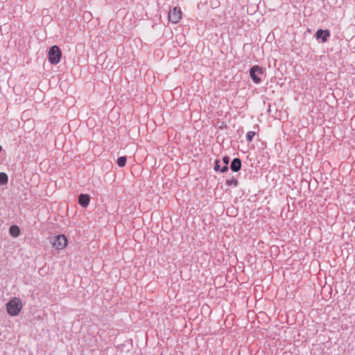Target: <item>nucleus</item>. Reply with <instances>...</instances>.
Segmentation results:
<instances>
[{
  "label": "nucleus",
  "instance_id": "obj_13",
  "mask_svg": "<svg viewBox=\"0 0 355 355\" xmlns=\"http://www.w3.org/2000/svg\"><path fill=\"white\" fill-rule=\"evenodd\" d=\"M256 132L254 131H248L246 134V139L248 142H251L253 139V137L255 136Z\"/></svg>",
  "mask_w": 355,
  "mask_h": 355
},
{
  "label": "nucleus",
  "instance_id": "obj_1",
  "mask_svg": "<svg viewBox=\"0 0 355 355\" xmlns=\"http://www.w3.org/2000/svg\"><path fill=\"white\" fill-rule=\"evenodd\" d=\"M22 309L21 300L18 297H14L6 304V311L11 316L19 314Z\"/></svg>",
  "mask_w": 355,
  "mask_h": 355
},
{
  "label": "nucleus",
  "instance_id": "obj_11",
  "mask_svg": "<svg viewBox=\"0 0 355 355\" xmlns=\"http://www.w3.org/2000/svg\"><path fill=\"white\" fill-rule=\"evenodd\" d=\"M226 184H227V186L236 187L238 186L239 182L234 178H230L229 180H227Z\"/></svg>",
  "mask_w": 355,
  "mask_h": 355
},
{
  "label": "nucleus",
  "instance_id": "obj_2",
  "mask_svg": "<svg viewBox=\"0 0 355 355\" xmlns=\"http://www.w3.org/2000/svg\"><path fill=\"white\" fill-rule=\"evenodd\" d=\"M62 51L58 46H51L48 51V60L52 64H57L60 62Z\"/></svg>",
  "mask_w": 355,
  "mask_h": 355
},
{
  "label": "nucleus",
  "instance_id": "obj_3",
  "mask_svg": "<svg viewBox=\"0 0 355 355\" xmlns=\"http://www.w3.org/2000/svg\"><path fill=\"white\" fill-rule=\"evenodd\" d=\"M51 245L56 250H61L67 246L68 239L64 234H60L53 238Z\"/></svg>",
  "mask_w": 355,
  "mask_h": 355
},
{
  "label": "nucleus",
  "instance_id": "obj_4",
  "mask_svg": "<svg viewBox=\"0 0 355 355\" xmlns=\"http://www.w3.org/2000/svg\"><path fill=\"white\" fill-rule=\"evenodd\" d=\"M263 74V69L258 66L254 65L250 69V76L252 78V81L255 84H259L261 81V76Z\"/></svg>",
  "mask_w": 355,
  "mask_h": 355
},
{
  "label": "nucleus",
  "instance_id": "obj_10",
  "mask_svg": "<svg viewBox=\"0 0 355 355\" xmlns=\"http://www.w3.org/2000/svg\"><path fill=\"white\" fill-rule=\"evenodd\" d=\"M127 158L125 156H121L119 157L116 160V163L119 166L123 167L126 164Z\"/></svg>",
  "mask_w": 355,
  "mask_h": 355
},
{
  "label": "nucleus",
  "instance_id": "obj_7",
  "mask_svg": "<svg viewBox=\"0 0 355 355\" xmlns=\"http://www.w3.org/2000/svg\"><path fill=\"white\" fill-rule=\"evenodd\" d=\"M90 202V198L87 194H80L78 197V202L79 204L83 207H87Z\"/></svg>",
  "mask_w": 355,
  "mask_h": 355
},
{
  "label": "nucleus",
  "instance_id": "obj_8",
  "mask_svg": "<svg viewBox=\"0 0 355 355\" xmlns=\"http://www.w3.org/2000/svg\"><path fill=\"white\" fill-rule=\"evenodd\" d=\"M241 162L239 158H234L231 163L230 168L234 172H237L241 169Z\"/></svg>",
  "mask_w": 355,
  "mask_h": 355
},
{
  "label": "nucleus",
  "instance_id": "obj_15",
  "mask_svg": "<svg viewBox=\"0 0 355 355\" xmlns=\"http://www.w3.org/2000/svg\"><path fill=\"white\" fill-rule=\"evenodd\" d=\"M214 170L215 171H218V170H220V165H219V160H216L215 161V166H214Z\"/></svg>",
  "mask_w": 355,
  "mask_h": 355
},
{
  "label": "nucleus",
  "instance_id": "obj_12",
  "mask_svg": "<svg viewBox=\"0 0 355 355\" xmlns=\"http://www.w3.org/2000/svg\"><path fill=\"white\" fill-rule=\"evenodd\" d=\"M8 177L5 173H0V184H6L8 183Z\"/></svg>",
  "mask_w": 355,
  "mask_h": 355
},
{
  "label": "nucleus",
  "instance_id": "obj_6",
  "mask_svg": "<svg viewBox=\"0 0 355 355\" xmlns=\"http://www.w3.org/2000/svg\"><path fill=\"white\" fill-rule=\"evenodd\" d=\"M330 36V31L327 29H318L315 33L316 39H321L323 43L326 42Z\"/></svg>",
  "mask_w": 355,
  "mask_h": 355
},
{
  "label": "nucleus",
  "instance_id": "obj_16",
  "mask_svg": "<svg viewBox=\"0 0 355 355\" xmlns=\"http://www.w3.org/2000/svg\"><path fill=\"white\" fill-rule=\"evenodd\" d=\"M1 150H2V148H1V146H0V151H1Z\"/></svg>",
  "mask_w": 355,
  "mask_h": 355
},
{
  "label": "nucleus",
  "instance_id": "obj_14",
  "mask_svg": "<svg viewBox=\"0 0 355 355\" xmlns=\"http://www.w3.org/2000/svg\"><path fill=\"white\" fill-rule=\"evenodd\" d=\"M225 166L220 169V171L222 173H224L228 170L227 164L229 163V157H224L223 159Z\"/></svg>",
  "mask_w": 355,
  "mask_h": 355
},
{
  "label": "nucleus",
  "instance_id": "obj_5",
  "mask_svg": "<svg viewBox=\"0 0 355 355\" xmlns=\"http://www.w3.org/2000/svg\"><path fill=\"white\" fill-rule=\"evenodd\" d=\"M182 17V12L179 7H174L168 12V19L172 24H178Z\"/></svg>",
  "mask_w": 355,
  "mask_h": 355
},
{
  "label": "nucleus",
  "instance_id": "obj_9",
  "mask_svg": "<svg viewBox=\"0 0 355 355\" xmlns=\"http://www.w3.org/2000/svg\"><path fill=\"white\" fill-rule=\"evenodd\" d=\"M9 234L14 238L17 237L20 234V229L17 225H11L9 228Z\"/></svg>",
  "mask_w": 355,
  "mask_h": 355
}]
</instances>
